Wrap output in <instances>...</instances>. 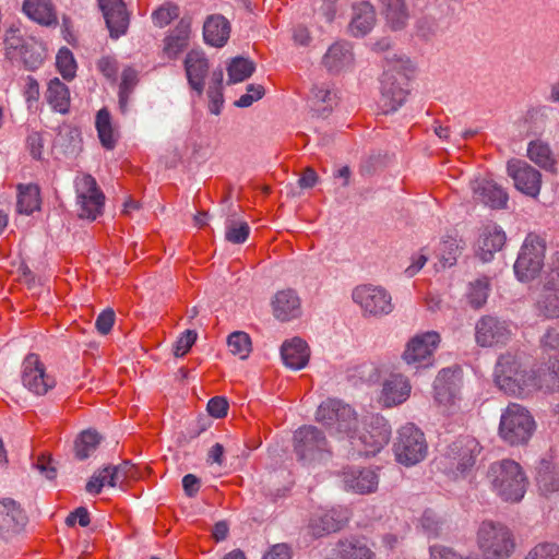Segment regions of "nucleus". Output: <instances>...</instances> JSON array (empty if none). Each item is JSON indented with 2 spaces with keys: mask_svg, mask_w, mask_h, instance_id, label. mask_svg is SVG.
Returning a JSON list of instances; mask_svg holds the SVG:
<instances>
[{
  "mask_svg": "<svg viewBox=\"0 0 559 559\" xmlns=\"http://www.w3.org/2000/svg\"><path fill=\"white\" fill-rule=\"evenodd\" d=\"M384 70L380 78V108L383 114L396 111L408 95V81L414 72L409 59L393 53L384 57Z\"/></svg>",
  "mask_w": 559,
  "mask_h": 559,
  "instance_id": "obj_1",
  "label": "nucleus"
},
{
  "mask_svg": "<svg viewBox=\"0 0 559 559\" xmlns=\"http://www.w3.org/2000/svg\"><path fill=\"white\" fill-rule=\"evenodd\" d=\"M487 478L492 491L507 502H519L525 495L527 478L521 465L513 460L490 464Z\"/></svg>",
  "mask_w": 559,
  "mask_h": 559,
  "instance_id": "obj_2",
  "label": "nucleus"
},
{
  "mask_svg": "<svg viewBox=\"0 0 559 559\" xmlns=\"http://www.w3.org/2000/svg\"><path fill=\"white\" fill-rule=\"evenodd\" d=\"M316 419L343 444L348 443V439L358 428V417L355 409L337 399L323 401L317 409Z\"/></svg>",
  "mask_w": 559,
  "mask_h": 559,
  "instance_id": "obj_3",
  "label": "nucleus"
},
{
  "mask_svg": "<svg viewBox=\"0 0 559 559\" xmlns=\"http://www.w3.org/2000/svg\"><path fill=\"white\" fill-rule=\"evenodd\" d=\"M390 438L389 421L383 416L372 415L362 430L357 428L343 448L350 456H373L388 444Z\"/></svg>",
  "mask_w": 559,
  "mask_h": 559,
  "instance_id": "obj_4",
  "label": "nucleus"
},
{
  "mask_svg": "<svg viewBox=\"0 0 559 559\" xmlns=\"http://www.w3.org/2000/svg\"><path fill=\"white\" fill-rule=\"evenodd\" d=\"M481 447L472 436H460L442 453L439 466L453 478L465 476L476 464Z\"/></svg>",
  "mask_w": 559,
  "mask_h": 559,
  "instance_id": "obj_5",
  "label": "nucleus"
},
{
  "mask_svg": "<svg viewBox=\"0 0 559 559\" xmlns=\"http://www.w3.org/2000/svg\"><path fill=\"white\" fill-rule=\"evenodd\" d=\"M495 382L507 394L520 396L525 395L531 388L537 385L534 373L523 369L511 354L499 357L495 367Z\"/></svg>",
  "mask_w": 559,
  "mask_h": 559,
  "instance_id": "obj_6",
  "label": "nucleus"
},
{
  "mask_svg": "<svg viewBox=\"0 0 559 559\" xmlns=\"http://www.w3.org/2000/svg\"><path fill=\"white\" fill-rule=\"evenodd\" d=\"M477 544L487 559L510 557L515 544L510 528L501 522L483 521L477 532Z\"/></svg>",
  "mask_w": 559,
  "mask_h": 559,
  "instance_id": "obj_7",
  "label": "nucleus"
},
{
  "mask_svg": "<svg viewBox=\"0 0 559 559\" xmlns=\"http://www.w3.org/2000/svg\"><path fill=\"white\" fill-rule=\"evenodd\" d=\"M534 430V418L524 406L511 403L501 414L499 436L510 445L527 443Z\"/></svg>",
  "mask_w": 559,
  "mask_h": 559,
  "instance_id": "obj_8",
  "label": "nucleus"
},
{
  "mask_svg": "<svg viewBox=\"0 0 559 559\" xmlns=\"http://www.w3.org/2000/svg\"><path fill=\"white\" fill-rule=\"evenodd\" d=\"M294 452L304 465H313L330 457L326 437L316 426H302L294 433Z\"/></svg>",
  "mask_w": 559,
  "mask_h": 559,
  "instance_id": "obj_9",
  "label": "nucleus"
},
{
  "mask_svg": "<svg viewBox=\"0 0 559 559\" xmlns=\"http://www.w3.org/2000/svg\"><path fill=\"white\" fill-rule=\"evenodd\" d=\"M393 451L399 463L405 466L418 464L428 452L424 432L414 424L401 427L393 444Z\"/></svg>",
  "mask_w": 559,
  "mask_h": 559,
  "instance_id": "obj_10",
  "label": "nucleus"
},
{
  "mask_svg": "<svg viewBox=\"0 0 559 559\" xmlns=\"http://www.w3.org/2000/svg\"><path fill=\"white\" fill-rule=\"evenodd\" d=\"M545 241L538 235L528 234L514 263L516 277L524 282L535 278L545 258Z\"/></svg>",
  "mask_w": 559,
  "mask_h": 559,
  "instance_id": "obj_11",
  "label": "nucleus"
},
{
  "mask_svg": "<svg viewBox=\"0 0 559 559\" xmlns=\"http://www.w3.org/2000/svg\"><path fill=\"white\" fill-rule=\"evenodd\" d=\"M353 300L360 306L366 314L373 317L386 316L394 308L390 293L381 286H357L353 290Z\"/></svg>",
  "mask_w": 559,
  "mask_h": 559,
  "instance_id": "obj_12",
  "label": "nucleus"
},
{
  "mask_svg": "<svg viewBox=\"0 0 559 559\" xmlns=\"http://www.w3.org/2000/svg\"><path fill=\"white\" fill-rule=\"evenodd\" d=\"M461 378L451 369H442L437 376L433 390L435 401L443 412L454 413L459 409Z\"/></svg>",
  "mask_w": 559,
  "mask_h": 559,
  "instance_id": "obj_13",
  "label": "nucleus"
},
{
  "mask_svg": "<svg viewBox=\"0 0 559 559\" xmlns=\"http://www.w3.org/2000/svg\"><path fill=\"white\" fill-rule=\"evenodd\" d=\"M105 202L104 193L98 189L96 180L85 175L78 183L79 217L91 221L102 214Z\"/></svg>",
  "mask_w": 559,
  "mask_h": 559,
  "instance_id": "obj_14",
  "label": "nucleus"
},
{
  "mask_svg": "<svg viewBox=\"0 0 559 559\" xmlns=\"http://www.w3.org/2000/svg\"><path fill=\"white\" fill-rule=\"evenodd\" d=\"M28 515L23 504L13 498H2V542L10 543L25 533Z\"/></svg>",
  "mask_w": 559,
  "mask_h": 559,
  "instance_id": "obj_15",
  "label": "nucleus"
},
{
  "mask_svg": "<svg viewBox=\"0 0 559 559\" xmlns=\"http://www.w3.org/2000/svg\"><path fill=\"white\" fill-rule=\"evenodd\" d=\"M22 382L36 395H45L56 385L55 379L46 373L44 365L35 354L28 355L23 362Z\"/></svg>",
  "mask_w": 559,
  "mask_h": 559,
  "instance_id": "obj_16",
  "label": "nucleus"
},
{
  "mask_svg": "<svg viewBox=\"0 0 559 559\" xmlns=\"http://www.w3.org/2000/svg\"><path fill=\"white\" fill-rule=\"evenodd\" d=\"M507 169L519 191L533 198L538 195L542 187V175L537 169L520 159L510 160Z\"/></svg>",
  "mask_w": 559,
  "mask_h": 559,
  "instance_id": "obj_17",
  "label": "nucleus"
},
{
  "mask_svg": "<svg viewBox=\"0 0 559 559\" xmlns=\"http://www.w3.org/2000/svg\"><path fill=\"white\" fill-rule=\"evenodd\" d=\"M440 336L437 332H427L413 337L403 354V358L407 365H416V367L430 366L432 352L436 349Z\"/></svg>",
  "mask_w": 559,
  "mask_h": 559,
  "instance_id": "obj_18",
  "label": "nucleus"
},
{
  "mask_svg": "<svg viewBox=\"0 0 559 559\" xmlns=\"http://www.w3.org/2000/svg\"><path fill=\"white\" fill-rule=\"evenodd\" d=\"M475 329L476 342L483 347L506 344L511 335L507 322L491 316L480 318Z\"/></svg>",
  "mask_w": 559,
  "mask_h": 559,
  "instance_id": "obj_19",
  "label": "nucleus"
},
{
  "mask_svg": "<svg viewBox=\"0 0 559 559\" xmlns=\"http://www.w3.org/2000/svg\"><path fill=\"white\" fill-rule=\"evenodd\" d=\"M349 512L345 508H332L329 511L316 513L308 524V532L313 537L340 531L348 521Z\"/></svg>",
  "mask_w": 559,
  "mask_h": 559,
  "instance_id": "obj_20",
  "label": "nucleus"
},
{
  "mask_svg": "<svg viewBox=\"0 0 559 559\" xmlns=\"http://www.w3.org/2000/svg\"><path fill=\"white\" fill-rule=\"evenodd\" d=\"M111 38H119L128 31L130 17L123 0H98Z\"/></svg>",
  "mask_w": 559,
  "mask_h": 559,
  "instance_id": "obj_21",
  "label": "nucleus"
},
{
  "mask_svg": "<svg viewBox=\"0 0 559 559\" xmlns=\"http://www.w3.org/2000/svg\"><path fill=\"white\" fill-rule=\"evenodd\" d=\"M473 199L491 209H504L508 203V193L493 180L476 178L471 182Z\"/></svg>",
  "mask_w": 559,
  "mask_h": 559,
  "instance_id": "obj_22",
  "label": "nucleus"
},
{
  "mask_svg": "<svg viewBox=\"0 0 559 559\" xmlns=\"http://www.w3.org/2000/svg\"><path fill=\"white\" fill-rule=\"evenodd\" d=\"M374 552L365 539L338 540L324 548L325 559H374Z\"/></svg>",
  "mask_w": 559,
  "mask_h": 559,
  "instance_id": "obj_23",
  "label": "nucleus"
},
{
  "mask_svg": "<svg viewBox=\"0 0 559 559\" xmlns=\"http://www.w3.org/2000/svg\"><path fill=\"white\" fill-rule=\"evenodd\" d=\"M185 69L189 85L201 95L204 90V79L210 69L205 53L201 50L189 51L185 59Z\"/></svg>",
  "mask_w": 559,
  "mask_h": 559,
  "instance_id": "obj_24",
  "label": "nucleus"
},
{
  "mask_svg": "<svg viewBox=\"0 0 559 559\" xmlns=\"http://www.w3.org/2000/svg\"><path fill=\"white\" fill-rule=\"evenodd\" d=\"M345 488L359 495L374 492L379 485V475L370 468L350 469L344 473Z\"/></svg>",
  "mask_w": 559,
  "mask_h": 559,
  "instance_id": "obj_25",
  "label": "nucleus"
},
{
  "mask_svg": "<svg viewBox=\"0 0 559 559\" xmlns=\"http://www.w3.org/2000/svg\"><path fill=\"white\" fill-rule=\"evenodd\" d=\"M408 379L402 374H392L383 383L381 402L386 407H392L405 402L411 394Z\"/></svg>",
  "mask_w": 559,
  "mask_h": 559,
  "instance_id": "obj_26",
  "label": "nucleus"
},
{
  "mask_svg": "<svg viewBox=\"0 0 559 559\" xmlns=\"http://www.w3.org/2000/svg\"><path fill=\"white\" fill-rule=\"evenodd\" d=\"M281 356L286 367L293 370L305 368L309 361L310 349L300 337L285 341L281 346Z\"/></svg>",
  "mask_w": 559,
  "mask_h": 559,
  "instance_id": "obj_27",
  "label": "nucleus"
},
{
  "mask_svg": "<svg viewBox=\"0 0 559 559\" xmlns=\"http://www.w3.org/2000/svg\"><path fill=\"white\" fill-rule=\"evenodd\" d=\"M272 309L277 320L290 321L301 312L300 299L293 289L280 290L272 300Z\"/></svg>",
  "mask_w": 559,
  "mask_h": 559,
  "instance_id": "obj_28",
  "label": "nucleus"
},
{
  "mask_svg": "<svg viewBox=\"0 0 559 559\" xmlns=\"http://www.w3.org/2000/svg\"><path fill=\"white\" fill-rule=\"evenodd\" d=\"M354 55L350 44L337 41L323 56L322 63L329 72L338 73L352 66Z\"/></svg>",
  "mask_w": 559,
  "mask_h": 559,
  "instance_id": "obj_29",
  "label": "nucleus"
},
{
  "mask_svg": "<svg viewBox=\"0 0 559 559\" xmlns=\"http://www.w3.org/2000/svg\"><path fill=\"white\" fill-rule=\"evenodd\" d=\"M22 9L31 20L43 26L58 25L57 12L50 0H24Z\"/></svg>",
  "mask_w": 559,
  "mask_h": 559,
  "instance_id": "obj_30",
  "label": "nucleus"
},
{
  "mask_svg": "<svg viewBox=\"0 0 559 559\" xmlns=\"http://www.w3.org/2000/svg\"><path fill=\"white\" fill-rule=\"evenodd\" d=\"M191 33V19L183 16L179 20L176 27L165 38L164 52L168 58L175 59L182 52L188 44Z\"/></svg>",
  "mask_w": 559,
  "mask_h": 559,
  "instance_id": "obj_31",
  "label": "nucleus"
},
{
  "mask_svg": "<svg viewBox=\"0 0 559 559\" xmlns=\"http://www.w3.org/2000/svg\"><path fill=\"white\" fill-rule=\"evenodd\" d=\"M230 34V24L223 15H211L203 25V37L213 47H223Z\"/></svg>",
  "mask_w": 559,
  "mask_h": 559,
  "instance_id": "obj_32",
  "label": "nucleus"
},
{
  "mask_svg": "<svg viewBox=\"0 0 559 559\" xmlns=\"http://www.w3.org/2000/svg\"><path fill=\"white\" fill-rule=\"evenodd\" d=\"M506 239L504 231L498 226L486 227L479 239L477 255L483 262H489L493 253L502 249Z\"/></svg>",
  "mask_w": 559,
  "mask_h": 559,
  "instance_id": "obj_33",
  "label": "nucleus"
},
{
  "mask_svg": "<svg viewBox=\"0 0 559 559\" xmlns=\"http://www.w3.org/2000/svg\"><path fill=\"white\" fill-rule=\"evenodd\" d=\"M376 23V12L373 7L366 1L353 5V19L350 22V32L355 36H365L371 31Z\"/></svg>",
  "mask_w": 559,
  "mask_h": 559,
  "instance_id": "obj_34",
  "label": "nucleus"
},
{
  "mask_svg": "<svg viewBox=\"0 0 559 559\" xmlns=\"http://www.w3.org/2000/svg\"><path fill=\"white\" fill-rule=\"evenodd\" d=\"M382 13L393 29H401L408 20L405 0H380Z\"/></svg>",
  "mask_w": 559,
  "mask_h": 559,
  "instance_id": "obj_35",
  "label": "nucleus"
},
{
  "mask_svg": "<svg viewBox=\"0 0 559 559\" xmlns=\"http://www.w3.org/2000/svg\"><path fill=\"white\" fill-rule=\"evenodd\" d=\"M49 105L57 111L66 114L70 106V92L64 83L58 78L50 80L46 92Z\"/></svg>",
  "mask_w": 559,
  "mask_h": 559,
  "instance_id": "obj_36",
  "label": "nucleus"
},
{
  "mask_svg": "<svg viewBox=\"0 0 559 559\" xmlns=\"http://www.w3.org/2000/svg\"><path fill=\"white\" fill-rule=\"evenodd\" d=\"M40 198L39 188L36 185L28 183L17 186V212L21 214L29 215L34 211L39 210Z\"/></svg>",
  "mask_w": 559,
  "mask_h": 559,
  "instance_id": "obj_37",
  "label": "nucleus"
},
{
  "mask_svg": "<svg viewBox=\"0 0 559 559\" xmlns=\"http://www.w3.org/2000/svg\"><path fill=\"white\" fill-rule=\"evenodd\" d=\"M24 50L20 51L19 62H22L26 70H37L46 58V49L43 44L29 39L24 44Z\"/></svg>",
  "mask_w": 559,
  "mask_h": 559,
  "instance_id": "obj_38",
  "label": "nucleus"
},
{
  "mask_svg": "<svg viewBox=\"0 0 559 559\" xmlns=\"http://www.w3.org/2000/svg\"><path fill=\"white\" fill-rule=\"evenodd\" d=\"M312 94V110L321 117L329 115L336 104V94L325 85H314Z\"/></svg>",
  "mask_w": 559,
  "mask_h": 559,
  "instance_id": "obj_39",
  "label": "nucleus"
},
{
  "mask_svg": "<svg viewBox=\"0 0 559 559\" xmlns=\"http://www.w3.org/2000/svg\"><path fill=\"white\" fill-rule=\"evenodd\" d=\"M527 155L532 162L545 170L556 171V160L548 144L542 141H532L528 144Z\"/></svg>",
  "mask_w": 559,
  "mask_h": 559,
  "instance_id": "obj_40",
  "label": "nucleus"
},
{
  "mask_svg": "<svg viewBox=\"0 0 559 559\" xmlns=\"http://www.w3.org/2000/svg\"><path fill=\"white\" fill-rule=\"evenodd\" d=\"M102 436L94 429L83 430L74 441L75 457L86 460L102 441Z\"/></svg>",
  "mask_w": 559,
  "mask_h": 559,
  "instance_id": "obj_41",
  "label": "nucleus"
},
{
  "mask_svg": "<svg viewBox=\"0 0 559 559\" xmlns=\"http://www.w3.org/2000/svg\"><path fill=\"white\" fill-rule=\"evenodd\" d=\"M536 479L543 495L559 491V472L548 462L540 463Z\"/></svg>",
  "mask_w": 559,
  "mask_h": 559,
  "instance_id": "obj_42",
  "label": "nucleus"
},
{
  "mask_svg": "<svg viewBox=\"0 0 559 559\" xmlns=\"http://www.w3.org/2000/svg\"><path fill=\"white\" fill-rule=\"evenodd\" d=\"M95 126L102 145L108 150L115 147L116 138L111 126L110 112L107 108H102L96 115Z\"/></svg>",
  "mask_w": 559,
  "mask_h": 559,
  "instance_id": "obj_43",
  "label": "nucleus"
},
{
  "mask_svg": "<svg viewBox=\"0 0 559 559\" xmlns=\"http://www.w3.org/2000/svg\"><path fill=\"white\" fill-rule=\"evenodd\" d=\"M255 70L254 63L243 57H235L227 68L229 83L242 82L250 78Z\"/></svg>",
  "mask_w": 559,
  "mask_h": 559,
  "instance_id": "obj_44",
  "label": "nucleus"
},
{
  "mask_svg": "<svg viewBox=\"0 0 559 559\" xmlns=\"http://www.w3.org/2000/svg\"><path fill=\"white\" fill-rule=\"evenodd\" d=\"M138 84V72L132 68H127L122 72L119 86V107L124 112L128 109L130 95Z\"/></svg>",
  "mask_w": 559,
  "mask_h": 559,
  "instance_id": "obj_45",
  "label": "nucleus"
},
{
  "mask_svg": "<svg viewBox=\"0 0 559 559\" xmlns=\"http://www.w3.org/2000/svg\"><path fill=\"white\" fill-rule=\"evenodd\" d=\"M227 346L233 355L246 359L251 352V338L246 332L236 331L227 337Z\"/></svg>",
  "mask_w": 559,
  "mask_h": 559,
  "instance_id": "obj_46",
  "label": "nucleus"
},
{
  "mask_svg": "<svg viewBox=\"0 0 559 559\" xmlns=\"http://www.w3.org/2000/svg\"><path fill=\"white\" fill-rule=\"evenodd\" d=\"M489 295V278L483 277L471 283L468 292V301L475 309L483 307Z\"/></svg>",
  "mask_w": 559,
  "mask_h": 559,
  "instance_id": "obj_47",
  "label": "nucleus"
},
{
  "mask_svg": "<svg viewBox=\"0 0 559 559\" xmlns=\"http://www.w3.org/2000/svg\"><path fill=\"white\" fill-rule=\"evenodd\" d=\"M250 233V227L246 222H236L231 215L227 218L225 239L231 243H243Z\"/></svg>",
  "mask_w": 559,
  "mask_h": 559,
  "instance_id": "obj_48",
  "label": "nucleus"
},
{
  "mask_svg": "<svg viewBox=\"0 0 559 559\" xmlns=\"http://www.w3.org/2000/svg\"><path fill=\"white\" fill-rule=\"evenodd\" d=\"M56 66L64 80H72L75 76L76 62L69 48L62 47L58 51Z\"/></svg>",
  "mask_w": 559,
  "mask_h": 559,
  "instance_id": "obj_49",
  "label": "nucleus"
},
{
  "mask_svg": "<svg viewBox=\"0 0 559 559\" xmlns=\"http://www.w3.org/2000/svg\"><path fill=\"white\" fill-rule=\"evenodd\" d=\"M179 7L173 2H166L158 7L152 13V20L155 26L165 27L179 16Z\"/></svg>",
  "mask_w": 559,
  "mask_h": 559,
  "instance_id": "obj_50",
  "label": "nucleus"
},
{
  "mask_svg": "<svg viewBox=\"0 0 559 559\" xmlns=\"http://www.w3.org/2000/svg\"><path fill=\"white\" fill-rule=\"evenodd\" d=\"M17 33L19 29L10 28L4 38L5 57L11 61L17 60L20 51L24 50V44L28 41L24 40Z\"/></svg>",
  "mask_w": 559,
  "mask_h": 559,
  "instance_id": "obj_51",
  "label": "nucleus"
},
{
  "mask_svg": "<svg viewBox=\"0 0 559 559\" xmlns=\"http://www.w3.org/2000/svg\"><path fill=\"white\" fill-rule=\"evenodd\" d=\"M536 307L538 313L547 319L559 318V298L552 293L543 295Z\"/></svg>",
  "mask_w": 559,
  "mask_h": 559,
  "instance_id": "obj_52",
  "label": "nucleus"
},
{
  "mask_svg": "<svg viewBox=\"0 0 559 559\" xmlns=\"http://www.w3.org/2000/svg\"><path fill=\"white\" fill-rule=\"evenodd\" d=\"M131 468L132 465L129 461H124L116 466H106L103 472L108 476V486L116 487L118 484L123 483L129 477Z\"/></svg>",
  "mask_w": 559,
  "mask_h": 559,
  "instance_id": "obj_53",
  "label": "nucleus"
},
{
  "mask_svg": "<svg viewBox=\"0 0 559 559\" xmlns=\"http://www.w3.org/2000/svg\"><path fill=\"white\" fill-rule=\"evenodd\" d=\"M525 559H559V546L554 543H542L535 546Z\"/></svg>",
  "mask_w": 559,
  "mask_h": 559,
  "instance_id": "obj_54",
  "label": "nucleus"
},
{
  "mask_svg": "<svg viewBox=\"0 0 559 559\" xmlns=\"http://www.w3.org/2000/svg\"><path fill=\"white\" fill-rule=\"evenodd\" d=\"M264 95V87L260 84H249L247 86V93L240 96L238 100H236L235 105L240 108H247L253 104V102L259 100Z\"/></svg>",
  "mask_w": 559,
  "mask_h": 559,
  "instance_id": "obj_55",
  "label": "nucleus"
},
{
  "mask_svg": "<svg viewBox=\"0 0 559 559\" xmlns=\"http://www.w3.org/2000/svg\"><path fill=\"white\" fill-rule=\"evenodd\" d=\"M198 334L194 330L185 331L178 338L175 345L174 354L176 357H181L191 348L197 341Z\"/></svg>",
  "mask_w": 559,
  "mask_h": 559,
  "instance_id": "obj_56",
  "label": "nucleus"
},
{
  "mask_svg": "<svg viewBox=\"0 0 559 559\" xmlns=\"http://www.w3.org/2000/svg\"><path fill=\"white\" fill-rule=\"evenodd\" d=\"M115 311L110 308H107L105 309L104 311H102L97 319H96V322H95V328L96 330L103 334V335H106L108 334L111 329H112V325L115 323Z\"/></svg>",
  "mask_w": 559,
  "mask_h": 559,
  "instance_id": "obj_57",
  "label": "nucleus"
},
{
  "mask_svg": "<svg viewBox=\"0 0 559 559\" xmlns=\"http://www.w3.org/2000/svg\"><path fill=\"white\" fill-rule=\"evenodd\" d=\"M209 414L215 418H223L227 415L228 401L224 396H215L207 403Z\"/></svg>",
  "mask_w": 559,
  "mask_h": 559,
  "instance_id": "obj_58",
  "label": "nucleus"
},
{
  "mask_svg": "<svg viewBox=\"0 0 559 559\" xmlns=\"http://www.w3.org/2000/svg\"><path fill=\"white\" fill-rule=\"evenodd\" d=\"M97 68L108 80H116L118 73V63L116 59L111 57H103L98 60Z\"/></svg>",
  "mask_w": 559,
  "mask_h": 559,
  "instance_id": "obj_59",
  "label": "nucleus"
},
{
  "mask_svg": "<svg viewBox=\"0 0 559 559\" xmlns=\"http://www.w3.org/2000/svg\"><path fill=\"white\" fill-rule=\"evenodd\" d=\"M79 523L82 527H86L91 520H90V513L87 511L86 508L84 507H79L76 508L73 512H71L67 519H66V524L69 526V527H72L75 525V523Z\"/></svg>",
  "mask_w": 559,
  "mask_h": 559,
  "instance_id": "obj_60",
  "label": "nucleus"
},
{
  "mask_svg": "<svg viewBox=\"0 0 559 559\" xmlns=\"http://www.w3.org/2000/svg\"><path fill=\"white\" fill-rule=\"evenodd\" d=\"M474 557H463L452 548L444 546H431L430 559H473Z\"/></svg>",
  "mask_w": 559,
  "mask_h": 559,
  "instance_id": "obj_61",
  "label": "nucleus"
},
{
  "mask_svg": "<svg viewBox=\"0 0 559 559\" xmlns=\"http://www.w3.org/2000/svg\"><path fill=\"white\" fill-rule=\"evenodd\" d=\"M27 145L31 152V155L35 159L43 158V150H44V139L40 133L33 132L27 138Z\"/></svg>",
  "mask_w": 559,
  "mask_h": 559,
  "instance_id": "obj_62",
  "label": "nucleus"
},
{
  "mask_svg": "<svg viewBox=\"0 0 559 559\" xmlns=\"http://www.w3.org/2000/svg\"><path fill=\"white\" fill-rule=\"evenodd\" d=\"M420 524L424 531L429 535H437L439 531V521L432 511H425L420 518Z\"/></svg>",
  "mask_w": 559,
  "mask_h": 559,
  "instance_id": "obj_63",
  "label": "nucleus"
},
{
  "mask_svg": "<svg viewBox=\"0 0 559 559\" xmlns=\"http://www.w3.org/2000/svg\"><path fill=\"white\" fill-rule=\"evenodd\" d=\"M292 550L287 544H276L263 556L262 559H290Z\"/></svg>",
  "mask_w": 559,
  "mask_h": 559,
  "instance_id": "obj_64",
  "label": "nucleus"
}]
</instances>
